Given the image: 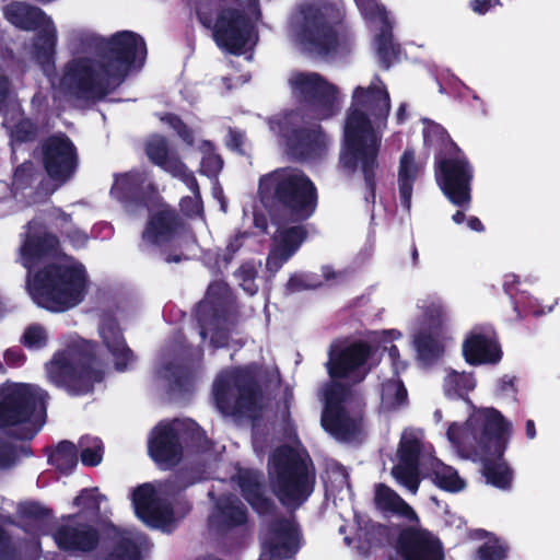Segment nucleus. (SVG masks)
Returning <instances> with one entry per match:
<instances>
[{"label":"nucleus","mask_w":560,"mask_h":560,"mask_svg":"<svg viewBox=\"0 0 560 560\" xmlns=\"http://www.w3.org/2000/svg\"><path fill=\"white\" fill-rule=\"evenodd\" d=\"M354 1L363 18L378 32L375 42L376 49L380 58L388 67L396 57V49L392 43L390 22L386 10L376 0Z\"/></svg>","instance_id":"25"},{"label":"nucleus","mask_w":560,"mask_h":560,"mask_svg":"<svg viewBox=\"0 0 560 560\" xmlns=\"http://www.w3.org/2000/svg\"><path fill=\"white\" fill-rule=\"evenodd\" d=\"M518 283V277L514 273H509L504 278V287L506 290L512 291L514 284Z\"/></svg>","instance_id":"58"},{"label":"nucleus","mask_w":560,"mask_h":560,"mask_svg":"<svg viewBox=\"0 0 560 560\" xmlns=\"http://www.w3.org/2000/svg\"><path fill=\"white\" fill-rule=\"evenodd\" d=\"M49 459L60 471H71L78 462L75 445L68 441L61 442Z\"/></svg>","instance_id":"40"},{"label":"nucleus","mask_w":560,"mask_h":560,"mask_svg":"<svg viewBox=\"0 0 560 560\" xmlns=\"http://www.w3.org/2000/svg\"><path fill=\"white\" fill-rule=\"evenodd\" d=\"M189 190L191 191V197H185L182 199L180 207L184 212L189 215L198 214L201 212L202 205L200 200L199 189L197 182L195 180V185L185 184Z\"/></svg>","instance_id":"46"},{"label":"nucleus","mask_w":560,"mask_h":560,"mask_svg":"<svg viewBox=\"0 0 560 560\" xmlns=\"http://www.w3.org/2000/svg\"><path fill=\"white\" fill-rule=\"evenodd\" d=\"M20 262L28 270L27 288L34 302L52 312L78 305L85 293L82 265L58 256V241L33 221L20 249Z\"/></svg>","instance_id":"2"},{"label":"nucleus","mask_w":560,"mask_h":560,"mask_svg":"<svg viewBox=\"0 0 560 560\" xmlns=\"http://www.w3.org/2000/svg\"><path fill=\"white\" fill-rule=\"evenodd\" d=\"M237 481L249 504L259 513L270 508V502L261 493L259 476L253 470H240Z\"/></svg>","instance_id":"36"},{"label":"nucleus","mask_w":560,"mask_h":560,"mask_svg":"<svg viewBox=\"0 0 560 560\" xmlns=\"http://www.w3.org/2000/svg\"><path fill=\"white\" fill-rule=\"evenodd\" d=\"M526 435L528 439H534L536 436V430L533 420H528L526 422Z\"/></svg>","instance_id":"60"},{"label":"nucleus","mask_w":560,"mask_h":560,"mask_svg":"<svg viewBox=\"0 0 560 560\" xmlns=\"http://www.w3.org/2000/svg\"><path fill=\"white\" fill-rule=\"evenodd\" d=\"M389 107L388 93L378 80L368 89L358 86L353 91L343 127L341 162L348 168L361 167L366 179L376 161L378 130L386 121Z\"/></svg>","instance_id":"6"},{"label":"nucleus","mask_w":560,"mask_h":560,"mask_svg":"<svg viewBox=\"0 0 560 560\" xmlns=\"http://www.w3.org/2000/svg\"><path fill=\"white\" fill-rule=\"evenodd\" d=\"M176 490L172 482L144 483L132 492L137 516L148 526L171 530L175 521L170 500Z\"/></svg>","instance_id":"16"},{"label":"nucleus","mask_w":560,"mask_h":560,"mask_svg":"<svg viewBox=\"0 0 560 560\" xmlns=\"http://www.w3.org/2000/svg\"><path fill=\"white\" fill-rule=\"evenodd\" d=\"M100 337L112 354L117 370L122 371L133 361L131 350L127 347L125 338L117 322L109 316L102 319L100 325Z\"/></svg>","instance_id":"30"},{"label":"nucleus","mask_w":560,"mask_h":560,"mask_svg":"<svg viewBox=\"0 0 560 560\" xmlns=\"http://www.w3.org/2000/svg\"><path fill=\"white\" fill-rule=\"evenodd\" d=\"M4 15L9 22L23 30L44 26L43 45L38 48L36 58L49 74L56 43V28L51 21L39 9L21 2L9 4L4 9Z\"/></svg>","instance_id":"18"},{"label":"nucleus","mask_w":560,"mask_h":560,"mask_svg":"<svg viewBox=\"0 0 560 560\" xmlns=\"http://www.w3.org/2000/svg\"><path fill=\"white\" fill-rule=\"evenodd\" d=\"M213 397L220 412L226 416L255 417L260 396L253 387L249 369L220 374L213 385Z\"/></svg>","instance_id":"13"},{"label":"nucleus","mask_w":560,"mask_h":560,"mask_svg":"<svg viewBox=\"0 0 560 560\" xmlns=\"http://www.w3.org/2000/svg\"><path fill=\"white\" fill-rule=\"evenodd\" d=\"M81 460L86 466H96L103 458V444L97 438L84 436L80 440Z\"/></svg>","instance_id":"42"},{"label":"nucleus","mask_w":560,"mask_h":560,"mask_svg":"<svg viewBox=\"0 0 560 560\" xmlns=\"http://www.w3.org/2000/svg\"><path fill=\"white\" fill-rule=\"evenodd\" d=\"M301 122L299 114L285 113L275 116L269 125L275 135L285 139L291 154L305 160L320 156L328 145L327 137L319 129L302 128Z\"/></svg>","instance_id":"17"},{"label":"nucleus","mask_w":560,"mask_h":560,"mask_svg":"<svg viewBox=\"0 0 560 560\" xmlns=\"http://www.w3.org/2000/svg\"><path fill=\"white\" fill-rule=\"evenodd\" d=\"M463 354L469 364H495L502 359L497 334L490 325L474 327L463 342Z\"/></svg>","instance_id":"23"},{"label":"nucleus","mask_w":560,"mask_h":560,"mask_svg":"<svg viewBox=\"0 0 560 560\" xmlns=\"http://www.w3.org/2000/svg\"><path fill=\"white\" fill-rule=\"evenodd\" d=\"M288 84L293 97L306 103L316 119H328L340 109L338 88L316 72H292Z\"/></svg>","instance_id":"14"},{"label":"nucleus","mask_w":560,"mask_h":560,"mask_svg":"<svg viewBox=\"0 0 560 560\" xmlns=\"http://www.w3.org/2000/svg\"><path fill=\"white\" fill-rule=\"evenodd\" d=\"M269 475L280 501L288 506L303 503L313 490V474L303 452L294 447L277 450Z\"/></svg>","instance_id":"11"},{"label":"nucleus","mask_w":560,"mask_h":560,"mask_svg":"<svg viewBox=\"0 0 560 560\" xmlns=\"http://www.w3.org/2000/svg\"><path fill=\"white\" fill-rule=\"evenodd\" d=\"M199 21L213 30L218 46L232 54H243L257 40L250 18L241 14L236 0H194Z\"/></svg>","instance_id":"9"},{"label":"nucleus","mask_w":560,"mask_h":560,"mask_svg":"<svg viewBox=\"0 0 560 560\" xmlns=\"http://www.w3.org/2000/svg\"><path fill=\"white\" fill-rule=\"evenodd\" d=\"M237 277L243 280L242 287L243 289L250 295L255 294L257 291V285L254 283V270L253 268H242L237 272Z\"/></svg>","instance_id":"48"},{"label":"nucleus","mask_w":560,"mask_h":560,"mask_svg":"<svg viewBox=\"0 0 560 560\" xmlns=\"http://www.w3.org/2000/svg\"><path fill=\"white\" fill-rule=\"evenodd\" d=\"M167 126L173 128L178 136L189 145L194 143V135L192 131L189 130L182 120L174 115H166L161 118Z\"/></svg>","instance_id":"47"},{"label":"nucleus","mask_w":560,"mask_h":560,"mask_svg":"<svg viewBox=\"0 0 560 560\" xmlns=\"http://www.w3.org/2000/svg\"><path fill=\"white\" fill-rule=\"evenodd\" d=\"M452 220L455 224H462L465 221L464 211L458 210L456 213L453 214Z\"/></svg>","instance_id":"61"},{"label":"nucleus","mask_w":560,"mask_h":560,"mask_svg":"<svg viewBox=\"0 0 560 560\" xmlns=\"http://www.w3.org/2000/svg\"><path fill=\"white\" fill-rule=\"evenodd\" d=\"M23 343L31 349H38L46 346L48 334L46 329L39 325L28 326L23 334Z\"/></svg>","instance_id":"45"},{"label":"nucleus","mask_w":560,"mask_h":560,"mask_svg":"<svg viewBox=\"0 0 560 560\" xmlns=\"http://www.w3.org/2000/svg\"><path fill=\"white\" fill-rule=\"evenodd\" d=\"M513 433V423L493 407L471 405L464 424L452 422L446 436L464 457L482 464L487 483L501 490L511 489L513 471L502 459Z\"/></svg>","instance_id":"4"},{"label":"nucleus","mask_w":560,"mask_h":560,"mask_svg":"<svg viewBox=\"0 0 560 560\" xmlns=\"http://www.w3.org/2000/svg\"><path fill=\"white\" fill-rule=\"evenodd\" d=\"M180 422L160 423L153 431L149 442V451L153 459L162 465H174L180 458L178 444Z\"/></svg>","instance_id":"26"},{"label":"nucleus","mask_w":560,"mask_h":560,"mask_svg":"<svg viewBox=\"0 0 560 560\" xmlns=\"http://www.w3.org/2000/svg\"><path fill=\"white\" fill-rule=\"evenodd\" d=\"M8 91V82L5 79L0 78V97L4 96Z\"/></svg>","instance_id":"63"},{"label":"nucleus","mask_w":560,"mask_h":560,"mask_svg":"<svg viewBox=\"0 0 560 560\" xmlns=\"http://www.w3.org/2000/svg\"><path fill=\"white\" fill-rule=\"evenodd\" d=\"M375 505L378 510L399 515L408 521H417V514L394 490L385 485L375 487Z\"/></svg>","instance_id":"35"},{"label":"nucleus","mask_w":560,"mask_h":560,"mask_svg":"<svg viewBox=\"0 0 560 560\" xmlns=\"http://www.w3.org/2000/svg\"><path fill=\"white\" fill-rule=\"evenodd\" d=\"M388 357L393 365L392 376H383L381 383V408L386 411L395 410L407 402V390L402 382L397 377L406 363L399 359L396 346L388 348Z\"/></svg>","instance_id":"28"},{"label":"nucleus","mask_w":560,"mask_h":560,"mask_svg":"<svg viewBox=\"0 0 560 560\" xmlns=\"http://www.w3.org/2000/svg\"><path fill=\"white\" fill-rule=\"evenodd\" d=\"M467 225L471 231L481 232L483 231V225L481 221L476 217H470L467 219Z\"/></svg>","instance_id":"56"},{"label":"nucleus","mask_w":560,"mask_h":560,"mask_svg":"<svg viewBox=\"0 0 560 560\" xmlns=\"http://www.w3.org/2000/svg\"><path fill=\"white\" fill-rule=\"evenodd\" d=\"M47 393L31 384H5L0 388V428L24 424L33 436L45 422Z\"/></svg>","instance_id":"12"},{"label":"nucleus","mask_w":560,"mask_h":560,"mask_svg":"<svg viewBox=\"0 0 560 560\" xmlns=\"http://www.w3.org/2000/svg\"><path fill=\"white\" fill-rule=\"evenodd\" d=\"M300 546L299 532L291 520H277L269 524L262 537L259 560H285L291 558Z\"/></svg>","instance_id":"21"},{"label":"nucleus","mask_w":560,"mask_h":560,"mask_svg":"<svg viewBox=\"0 0 560 560\" xmlns=\"http://www.w3.org/2000/svg\"><path fill=\"white\" fill-rule=\"evenodd\" d=\"M177 231V218L173 210L163 207L150 219L144 232L143 240L162 245L173 240Z\"/></svg>","instance_id":"32"},{"label":"nucleus","mask_w":560,"mask_h":560,"mask_svg":"<svg viewBox=\"0 0 560 560\" xmlns=\"http://www.w3.org/2000/svg\"><path fill=\"white\" fill-rule=\"evenodd\" d=\"M482 542L477 547L474 560H505L509 546L499 537L482 530L477 532Z\"/></svg>","instance_id":"38"},{"label":"nucleus","mask_w":560,"mask_h":560,"mask_svg":"<svg viewBox=\"0 0 560 560\" xmlns=\"http://www.w3.org/2000/svg\"><path fill=\"white\" fill-rule=\"evenodd\" d=\"M200 150L203 153L201 159V172L208 176H215L222 168L220 156L212 152L210 142H202Z\"/></svg>","instance_id":"44"},{"label":"nucleus","mask_w":560,"mask_h":560,"mask_svg":"<svg viewBox=\"0 0 560 560\" xmlns=\"http://www.w3.org/2000/svg\"><path fill=\"white\" fill-rule=\"evenodd\" d=\"M423 122V140L425 147L442 149L445 151V154L453 151V147L451 145L453 142L448 139L445 130L440 125L427 120Z\"/></svg>","instance_id":"41"},{"label":"nucleus","mask_w":560,"mask_h":560,"mask_svg":"<svg viewBox=\"0 0 560 560\" xmlns=\"http://www.w3.org/2000/svg\"><path fill=\"white\" fill-rule=\"evenodd\" d=\"M247 520V511L240 500L232 495L221 498L210 516V523L220 528L242 525Z\"/></svg>","instance_id":"33"},{"label":"nucleus","mask_w":560,"mask_h":560,"mask_svg":"<svg viewBox=\"0 0 560 560\" xmlns=\"http://www.w3.org/2000/svg\"><path fill=\"white\" fill-rule=\"evenodd\" d=\"M52 538L57 546L66 551H90L98 542L97 533L80 521L79 515L61 520L54 530Z\"/></svg>","instance_id":"24"},{"label":"nucleus","mask_w":560,"mask_h":560,"mask_svg":"<svg viewBox=\"0 0 560 560\" xmlns=\"http://www.w3.org/2000/svg\"><path fill=\"white\" fill-rule=\"evenodd\" d=\"M259 194L264 202L277 201L282 207L276 218L277 231L267 259V267L276 272L299 249L306 236L300 223L315 212L316 187L301 171L281 168L260 179Z\"/></svg>","instance_id":"3"},{"label":"nucleus","mask_w":560,"mask_h":560,"mask_svg":"<svg viewBox=\"0 0 560 560\" xmlns=\"http://www.w3.org/2000/svg\"><path fill=\"white\" fill-rule=\"evenodd\" d=\"M516 303L527 307L534 315H541L545 313V310L537 307L533 301H517Z\"/></svg>","instance_id":"55"},{"label":"nucleus","mask_w":560,"mask_h":560,"mask_svg":"<svg viewBox=\"0 0 560 560\" xmlns=\"http://www.w3.org/2000/svg\"><path fill=\"white\" fill-rule=\"evenodd\" d=\"M104 497L98 494L97 489H85L74 500V505L81 508L82 513L95 514L101 508Z\"/></svg>","instance_id":"43"},{"label":"nucleus","mask_w":560,"mask_h":560,"mask_svg":"<svg viewBox=\"0 0 560 560\" xmlns=\"http://www.w3.org/2000/svg\"><path fill=\"white\" fill-rule=\"evenodd\" d=\"M145 152L152 163L162 167L172 176L179 178L184 184L195 185L194 174L168 150L163 137H151L148 140Z\"/></svg>","instance_id":"29"},{"label":"nucleus","mask_w":560,"mask_h":560,"mask_svg":"<svg viewBox=\"0 0 560 560\" xmlns=\"http://www.w3.org/2000/svg\"><path fill=\"white\" fill-rule=\"evenodd\" d=\"M451 145L453 151L447 154L441 152L436 158V182L452 203L467 209L471 200L474 171L460 149L455 143Z\"/></svg>","instance_id":"15"},{"label":"nucleus","mask_w":560,"mask_h":560,"mask_svg":"<svg viewBox=\"0 0 560 560\" xmlns=\"http://www.w3.org/2000/svg\"><path fill=\"white\" fill-rule=\"evenodd\" d=\"M424 162L416 159L415 151L407 149L399 158L397 170V187L400 202L406 210L410 209L413 185L423 171Z\"/></svg>","instance_id":"31"},{"label":"nucleus","mask_w":560,"mask_h":560,"mask_svg":"<svg viewBox=\"0 0 560 560\" xmlns=\"http://www.w3.org/2000/svg\"><path fill=\"white\" fill-rule=\"evenodd\" d=\"M24 513L36 521H43L48 515V511L36 503L26 504Z\"/></svg>","instance_id":"49"},{"label":"nucleus","mask_w":560,"mask_h":560,"mask_svg":"<svg viewBox=\"0 0 560 560\" xmlns=\"http://www.w3.org/2000/svg\"><path fill=\"white\" fill-rule=\"evenodd\" d=\"M384 335L386 337L390 338L392 340L397 339V338L400 337V332H398L396 330L384 331Z\"/></svg>","instance_id":"64"},{"label":"nucleus","mask_w":560,"mask_h":560,"mask_svg":"<svg viewBox=\"0 0 560 560\" xmlns=\"http://www.w3.org/2000/svg\"><path fill=\"white\" fill-rule=\"evenodd\" d=\"M446 312L440 303H431L413 331V343L420 358L433 359L443 351L442 327Z\"/></svg>","instance_id":"19"},{"label":"nucleus","mask_w":560,"mask_h":560,"mask_svg":"<svg viewBox=\"0 0 560 560\" xmlns=\"http://www.w3.org/2000/svg\"><path fill=\"white\" fill-rule=\"evenodd\" d=\"M255 225L259 229H261L262 231L266 230V220L264 218H260V217H256L255 218Z\"/></svg>","instance_id":"62"},{"label":"nucleus","mask_w":560,"mask_h":560,"mask_svg":"<svg viewBox=\"0 0 560 560\" xmlns=\"http://www.w3.org/2000/svg\"><path fill=\"white\" fill-rule=\"evenodd\" d=\"M32 168V165L31 164H23L21 165L16 171H15V174H14V183L18 184L20 183V180L22 179V177L24 176L25 172L30 171Z\"/></svg>","instance_id":"59"},{"label":"nucleus","mask_w":560,"mask_h":560,"mask_svg":"<svg viewBox=\"0 0 560 560\" xmlns=\"http://www.w3.org/2000/svg\"><path fill=\"white\" fill-rule=\"evenodd\" d=\"M323 275L325 277L326 280H337V279H340L342 277V275L340 272H336L332 270L331 267L329 266H325L323 267Z\"/></svg>","instance_id":"57"},{"label":"nucleus","mask_w":560,"mask_h":560,"mask_svg":"<svg viewBox=\"0 0 560 560\" xmlns=\"http://www.w3.org/2000/svg\"><path fill=\"white\" fill-rule=\"evenodd\" d=\"M514 387V377L512 376H503L498 381V390L501 394L513 390Z\"/></svg>","instance_id":"51"},{"label":"nucleus","mask_w":560,"mask_h":560,"mask_svg":"<svg viewBox=\"0 0 560 560\" xmlns=\"http://www.w3.org/2000/svg\"><path fill=\"white\" fill-rule=\"evenodd\" d=\"M142 182V176L139 173H128L116 176L110 194L115 199L126 202L127 210L131 212V203H129L127 199Z\"/></svg>","instance_id":"39"},{"label":"nucleus","mask_w":560,"mask_h":560,"mask_svg":"<svg viewBox=\"0 0 560 560\" xmlns=\"http://www.w3.org/2000/svg\"><path fill=\"white\" fill-rule=\"evenodd\" d=\"M108 535L116 542L108 560H141V550L145 545L142 535L135 532H119L114 526L108 528Z\"/></svg>","instance_id":"34"},{"label":"nucleus","mask_w":560,"mask_h":560,"mask_svg":"<svg viewBox=\"0 0 560 560\" xmlns=\"http://www.w3.org/2000/svg\"><path fill=\"white\" fill-rule=\"evenodd\" d=\"M477 381L472 373L445 370L443 392L448 398L465 399L476 388Z\"/></svg>","instance_id":"37"},{"label":"nucleus","mask_w":560,"mask_h":560,"mask_svg":"<svg viewBox=\"0 0 560 560\" xmlns=\"http://www.w3.org/2000/svg\"><path fill=\"white\" fill-rule=\"evenodd\" d=\"M244 135L240 131L230 130L228 138V145L233 149H238L243 144Z\"/></svg>","instance_id":"50"},{"label":"nucleus","mask_w":560,"mask_h":560,"mask_svg":"<svg viewBox=\"0 0 560 560\" xmlns=\"http://www.w3.org/2000/svg\"><path fill=\"white\" fill-rule=\"evenodd\" d=\"M92 346L77 337H71L67 349L57 351L46 364V375L50 383L65 387L73 394L88 393L92 384L101 380L94 371L91 357Z\"/></svg>","instance_id":"10"},{"label":"nucleus","mask_w":560,"mask_h":560,"mask_svg":"<svg viewBox=\"0 0 560 560\" xmlns=\"http://www.w3.org/2000/svg\"><path fill=\"white\" fill-rule=\"evenodd\" d=\"M470 5L475 12L483 14L490 9L491 3L490 0H474Z\"/></svg>","instance_id":"52"},{"label":"nucleus","mask_w":560,"mask_h":560,"mask_svg":"<svg viewBox=\"0 0 560 560\" xmlns=\"http://www.w3.org/2000/svg\"><path fill=\"white\" fill-rule=\"evenodd\" d=\"M423 433L417 429H406L401 435L398 463L392 470L393 477L410 492L419 487V467L431 472L435 485L446 491L456 492L465 488V481L451 466L432 456L431 447L422 445Z\"/></svg>","instance_id":"8"},{"label":"nucleus","mask_w":560,"mask_h":560,"mask_svg":"<svg viewBox=\"0 0 560 560\" xmlns=\"http://www.w3.org/2000/svg\"><path fill=\"white\" fill-rule=\"evenodd\" d=\"M75 150L72 142L62 135L48 138L43 144V163L48 176L65 183L75 170Z\"/></svg>","instance_id":"22"},{"label":"nucleus","mask_w":560,"mask_h":560,"mask_svg":"<svg viewBox=\"0 0 560 560\" xmlns=\"http://www.w3.org/2000/svg\"><path fill=\"white\" fill-rule=\"evenodd\" d=\"M84 51L100 54V59L75 57L63 69L58 82L60 92L77 97H102L117 88L132 68L141 67L147 56L143 38L121 31L108 38L89 35L82 39Z\"/></svg>","instance_id":"1"},{"label":"nucleus","mask_w":560,"mask_h":560,"mask_svg":"<svg viewBox=\"0 0 560 560\" xmlns=\"http://www.w3.org/2000/svg\"><path fill=\"white\" fill-rule=\"evenodd\" d=\"M8 363L18 365L23 361V355L18 350H8L4 354Z\"/></svg>","instance_id":"53"},{"label":"nucleus","mask_w":560,"mask_h":560,"mask_svg":"<svg viewBox=\"0 0 560 560\" xmlns=\"http://www.w3.org/2000/svg\"><path fill=\"white\" fill-rule=\"evenodd\" d=\"M69 237L74 246H82L86 242V235L80 230H73Z\"/></svg>","instance_id":"54"},{"label":"nucleus","mask_w":560,"mask_h":560,"mask_svg":"<svg viewBox=\"0 0 560 560\" xmlns=\"http://www.w3.org/2000/svg\"><path fill=\"white\" fill-rule=\"evenodd\" d=\"M371 347L365 342H353L342 349L330 352L328 372L331 384L325 389V408L322 425L337 440L353 441L362 431V417L358 402L340 381L357 383L364 378Z\"/></svg>","instance_id":"5"},{"label":"nucleus","mask_w":560,"mask_h":560,"mask_svg":"<svg viewBox=\"0 0 560 560\" xmlns=\"http://www.w3.org/2000/svg\"><path fill=\"white\" fill-rule=\"evenodd\" d=\"M396 550L404 560H445L441 539L424 528L404 529L399 534Z\"/></svg>","instance_id":"20"},{"label":"nucleus","mask_w":560,"mask_h":560,"mask_svg":"<svg viewBox=\"0 0 560 560\" xmlns=\"http://www.w3.org/2000/svg\"><path fill=\"white\" fill-rule=\"evenodd\" d=\"M225 287L221 283L211 284L208 289L207 298L197 310V315L201 325L200 335L206 338L210 335L211 342L217 347L225 345V332L219 329L222 323V316L219 314L221 303L214 301V295L223 292Z\"/></svg>","instance_id":"27"},{"label":"nucleus","mask_w":560,"mask_h":560,"mask_svg":"<svg viewBox=\"0 0 560 560\" xmlns=\"http://www.w3.org/2000/svg\"><path fill=\"white\" fill-rule=\"evenodd\" d=\"M341 11L323 0L305 4L295 16V40L305 50L322 56L342 52L350 44V35L340 23Z\"/></svg>","instance_id":"7"}]
</instances>
